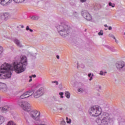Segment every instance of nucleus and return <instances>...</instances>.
Listing matches in <instances>:
<instances>
[{
	"label": "nucleus",
	"mask_w": 125,
	"mask_h": 125,
	"mask_svg": "<svg viewBox=\"0 0 125 125\" xmlns=\"http://www.w3.org/2000/svg\"><path fill=\"white\" fill-rule=\"evenodd\" d=\"M28 65L27 57L22 56L21 57L20 62H14L13 64L4 63L0 66V79L5 80L11 78V71L14 70L16 73L20 74L26 70V66Z\"/></svg>",
	"instance_id": "f257e3e1"
},
{
	"label": "nucleus",
	"mask_w": 125,
	"mask_h": 125,
	"mask_svg": "<svg viewBox=\"0 0 125 125\" xmlns=\"http://www.w3.org/2000/svg\"><path fill=\"white\" fill-rule=\"evenodd\" d=\"M89 113L92 117H98L101 115V119L98 118L96 121L99 125H108L112 121L109 114L106 112H102L101 108H100L98 105L91 107L89 109Z\"/></svg>",
	"instance_id": "f03ea898"
},
{
	"label": "nucleus",
	"mask_w": 125,
	"mask_h": 125,
	"mask_svg": "<svg viewBox=\"0 0 125 125\" xmlns=\"http://www.w3.org/2000/svg\"><path fill=\"white\" fill-rule=\"evenodd\" d=\"M56 28L60 35L63 37H66V36L69 34V31H70L71 29V27L65 22L61 23L60 25L56 26Z\"/></svg>",
	"instance_id": "7ed1b4c3"
},
{
	"label": "nucleus",
	"mask_w": 125,
	"mask_h": 125,
	"mask_svg": "<svg viewBox=\"0 0 125 125\" xmlns=\"http://www.w3.org/2000/svg\"><path fill=\"white\" fill-rule=\"evenodd\" d=\"M17 104L19 106H20V107L26 112H30L32 109L31 108V104H30L28 102H24L19 100Z\"/></svg>",
	"instance_id": "20e7f679"
},
{
	"label": "nucleus",
	"mask_w": 125,
	"mask_h": 125,
	"mask_svg": "<svg viewBox=\"0 0 125 125\" xmlns=\"http://www.w3.org/2000/svg\"><path fill=\"white\" fill-rule=\"evenodd\" d=\"M30 117L36 121V122H40V116H41V112L38 110H34L30 112Z\"/></svg>",
	"instance_id": "39448f33"
},
{
	"label": "nucleus",
	"mask_w": 125,
	"mask_h": 125,
	"mask_svg": "<svg viewBox=\"0 0 125 125\" xmlns=\"http://www.w3.org/2000/svg\"><path fill=\"white\" fill-rule=\"evenodd\" d=\"M35 92V90L33 89H30L28 91H26L24 93H23L21 96L20 98L21 99H24L25 98H28V97H29V96H31L32 94H33Z\"/></svg>",
	"instance_id": "423d86ee"
},
{
	"label": "nucleus",
	"mask_w": 125,
	"mask_h": 125,
	"mask_svg": "<svg viewBox=\"0 0 125 125\" xmlns=\"http://www.w3.org/2000/svg\"><path fill=\"white\" fill-rule=\"evenodd\" d=\"M81 14L86 20H91V16H90V14H89V13H88L87 11L85 10L82 11Z\"/></svg>",
	"instance_id": "0eeeda50"
},
{
	"label": "nucleus",
	"mask_w": 125,
	"mask_h": 125,
	"mask_svg": "<svg viewBox=\"0 0 125 125\" xmlns=\"http://www.w3.org/2000/svg\"><path fill=\"white\" fill-rule=\"evenodd\" d=\"M25 121H26V125H39V123L37 122H34V121H33L32 118H31V117H28V116L25 117Z\"/></svg>",
	"instance_id": "6e6552de"
},
{
	"label": "nucleus",
	"mask_w": 125,
	"mask_h": 125,
	"mask_svg": "<svg viewBox=\"0 0 125 125\" xmlns=\"http://www.w3.org/2000/svg\"><path fill=\"white\" fill-rule=\"evenodd\" d=\"M43 90H42V88H40L38 90H37L36 92H35L34 93V96L35 98H39V97H41L42 95H43Z\"/></svg>",
	"instance_id": "1a4fd4ad"
},
{
	"label": "nucleus",
	"mask_w": 125,
	"mask_h": 125,
	"mask_svg": "<svg viewBox=\"0 0 125 125\" xmlns=\"http://www.w3.org/2000/svg\"><path fill=\"white\" fill-rule=\"evenodd\" d=\"M124 65L125 62H119L115 63L116 68L118 69V70H119V71H123Z\"/></svg>",
	"instance_id": "9d476101"
},
{
	"label": "nucleus",
	"mask_w": 125,
	"mask_h": 125,
	"mask_svg": "<svg viewBox=\"0 0 125 125\" xmlns=\"http://www.w3.org/2000/svg\"><path fill=\"white\" fill-rule=\"evenodd\" d=\"M0 90H1L3 92H6L7 91L6 84L0 82Z\"/></svg>",
	"instance_id": "9b49d317"
},
{
	"label": "nucleus",
	"mask_w": 125,
	"mask_h": 125,
	"mask_svg": "<svg viewBox=\"0 0 125 125\" xmlns=\"http://www.w3.org/2000/svg\"><path fill=\"white\" fill-rule=\"evenodd\" d=\"M0 110L2 113H6V112H8V111L11 110V107L8 105H5L3 107H0Z\"/></svg>",
	"instance_id": "f8f14e48"
},
{
	"label": "nucleus",
	"mask_w": 125,
	"mask_h": 125,
	"mask_svg": "<svg viewBox=\"0 0 125 125\" xmlns=\"http://www.w3.org/2000/svg\"><path fill=\"white\" fill-rule=\"evenodd\" d=\"M9 17H10L9 14L7 13H3L2 15H1L0 19L2 20H7V19H8Z\"/></svg>",
	"instance_id": "ddd939ff"
},
{
	"label": "nucleus",
	"mask_w": 125,
	"mask_h": 125,
	"mask_svg": "<svg viewBox=\"0 0 125 125\" xmlns=\"http://www.w3.org/2000/svg\"><path fill=\"white\" fill-rule=\"evenodd\" d=\"M104 46L107 48V49H109V50H110V51H112V52H115V51H116V50L115 49L114 47L110 46L108 45H105Z\"/></svg>",
	"instance_id": "4468645a"
},
{
	"label": "nucleus",
	"mask_w": 125,
	"mask_h": 125,
	"mask_svg": "<svg viewBox=\"0 0 125 125\" xmlns=\"http://www.w3.org/2000/svg\"><path fill=\"white\" fill-rule=\"evenodd\" d=\"M14 42L19 47H22V45H21V43L20 42V41H19L18 39H14Z\"/></svg>",
	"instance_id": "2eb2a0df"
},
{
	"label": "nucleus",
	"mask_w": 125,
	"mask_h": 125,
	"mask_svg": "<svg viewBox=\"0 0 125 125\" xmlns=\"http://www.w3.org/2000/svg\"><path fill=\"white\" fill-rule=\"evenodd\" d=\"M8 0L9 2H10V0H0V3L2 5H4L7 3V1Z\"/></svg>",
	"instance_id": "dca6fc26"
},
{
	"label": "nucleus",
	"mask_w": 125,
	"mask_h": 125,
	"mask_svg": "<svg viewBox=\"0 0 125 125\" xmlns=\"http://www.w3.org/2000/svg\"><path fill=\"white\" fill-rule=\"evenodd\" d=\"M101 8V6L100 5V4H96L95 5V7H94L95 10H98Z\"/></svg>",
	"instance_id": "f3484780"
},
{
	"label": "nucleus",
	"mask_w": 125,
	"mask_h": 125,
	"mask_svg": "<svg viewBox=\"0 0 125 125\" xmlns=\"http://www.w3.org/2000/svg\"><path fill=\"white\" fill-rule=\"evenodd\" d=\"M16 3H22L25 0H13Z\"/></svg>",
	"instance_id": "a211bd4d"
},
{
	"label": "nucleus",
	"mask_w": 125,
	"mask_h": 125,
	"mask_svg": "<svg viewBox=\"0 0 125 125\" xmlns=\"http://www.w3.org/2000/svg\"><path fill=\"white\" fill-rule=\"evenodd\" d=\"M3 123H4V117L0 115V125H1Z\"/></svg>",
	"instance_id": "6ab92c4d"
},
{
	"label": "nucleus",
	"mask_w": 125,
	"mask_h": 125,
	"mask_svg": "<svg viewBox=\"0 0 125 125\" xmlns=\"http://www.w3.org/2000/svg\"><path fill=\"white\" fill-rule=\"evenodd\" d=\"M65 95L66 98H67L68 99L70 98V93L68 91L65 92Z\"/></svg>",
	"instance_id": "aec40b11"
},
{
	"label": "nucleus",
	"mask_w": 125,
	"mask_h": 125,
	"mask_svg": "<svg viewBox=\"0 0 125 125\" xmlns=\"http://www.w3.org/2000/svg\"><path fill=\"white\" fill-rule=\"evenodd\" d=\"M39 18L40 17L36 16H33L31 17V19H32V20H39Z\"/></svg>",
	"instance_id": "412c9836"
},
{
	"label": "nucleus",
	"mask_w": 125,
	"mask_h": 125,
	"mask_svg": "<svg viewBox=\"0 0 125 125\" xmlns=\"http://www.w3.org/2000/svg\"><path fill=\"white\" fill-rule=\"evenodd\" d=\"M93 76H94L93 74L91 76V73H89L88 74V77H89V78H90V79H89V81H92V79H93Z\"/></svg>",
	"instance_id": "4be33fe9"
},
{
	"label": "nucleus",
	"mask_w": 125,
	"mask_h": 125,
	"mask_svg": "<svg viewBox=\"0 0 125 125\" xmlns=\"http://www.w3.org/2000/svg\"><path fill=\"white\" fill-rule=\"evenodd\" d=\"M105 74H107V72L106 71L103 72V71H101L100 72V75L101 76H105Z\"/></svg>",
	"instance_id": "5701e85b"
},
{
	"label": "nucleus",
	"mask_w": 125,
	"mask_h": 125,
	"mask_svg": "<svg viewBox=\"0 0 125 125\" xmlns=\"http://www.w3.org/2000/svg\"><path fill=\"white\" fill-rule=\"evenodd\" d=\"M26 31H30V32H31V33H33V29H30V27H29V26H26Z\"/></svg>",
	"instance_id": "b1692460"
},
{
	"label": "nucleus",
	"mask_w": 125,
	"mask_h": 125,
	"mask_svg": "<svg viewBox=\"0 0 125 125\" xmlns=\"http://www.w3.org/2000/svg\"><path fill=\"white\" fill-rule=\"evenodd\" d=\"M66 123L67 124H71V120L70 119H69L68 117H66Z\"/></svg>",
	"instance_id": "393cba45"
},
{
	"label": "nucleus",
	"mask_w": 125,
	"mask_h": 125,
	"mask_svg": "<svg viewBox=\"0 0 125 125\" xmlns=\"http://www.w3.org/2000/svg\"><path fill=\"white\" fill-rule=\"evenodd\" d=\"M109 37H110V38H112L114 40H116V37H115V36L112 34H109Z\"/></svg>",
	"instance_id": "a878e982"
},
{
	"label": "nucleus",
	"mask_w": 125,
	"mask_h": 125,
	"mask_svg": "<svg viewBox=\"0 0 125 125\" xmlns=\"http://www.w3.org/2000/svg\"><path fill=\"white\" fill-rule=\"evenodd\" d=\"M103 30H100V32H99L98 33L99 36H103Z\"/></svg>",
	"instance_id": "bb28decb"
},
{
	"label": "nucleus",
	"mask_w": 125,
	"mask_h": 125,
	"mask_svg": "<svg viewBox=\"0 0 125 125\" xmlns=\"http://www.w3.org/2000/svg\"><path fill=\"white\" fill-rule=\"evenodd\" d=\"M70 83L71 84H72V85H73V86H75V80H72L71 82H70Z\"/></svg>",
	"instance_id": "cd10ccee"
},
{
	"label": "nucleus",
	"mask_w": 125,
	"mask_h": 125,
	"mask_svg": "<svg viewBox=\"0 0 125 125\" xmlns=\"http://www.w3.org/2000/svg\"><path fill=\"white\" fill-rule=\"evenodd\" d=\"M59 94L61 96V98H64V96H63V95H64V93L60 92Z\"/></svg>",
	"instance_id": "c85d7f7f"
},
{
	"label": "nucleus",
	"mask_w": 125,
	"mask_h": 125,
	"mask_svg": "<svg viewBox=\"0 0 125 125\" xmlns=\"http://www.w3.org/2000/svg\"><path fill=\"white\" fill-rule=\"evenodd\" d=\"M61 125H66V122H65V121H64V120L61 121Z\"/></svg>",
	"instance_id": "c756f323"
},
{
	"label": "nucleus",
	"mask_w": 125,
	"mask_h": 125,
	"mask_svg": "<svg viewBox=\"0 0 125 125\" xmlns=\"http://www.w3.org/2000/svg\"><path fill=\"white\" fill-rule=\"evenodd\" d=\"M108 4L109 6H112V7H115V4H112L111 2H109Z\"/></svg>",
	"instance_id": "7c9ffc66"
},
{
	"label": "nucleus",
	"mask_w": 125,
	"mask_h": 125,
	"mask_svg": "<svg viewBox=\"0 0 125 125\" xmlns=\"http://www.w3.org/2000/svg\"><path fill=\"white\" fill-rule=\"evenodd\" d=\"M52 83H56V85H58V84H59L58 81H56L52 82Z\"/></svg>",
	"instance_id": "2f4dec72"
},
{
	"label": "nucleus",
	"mask_w": 125,
	"mask_h": 125,
	"mask_svg": "<svg viewBox=\"0 0 125 125\" xmlns=\"http://www.w3.org/2000/svg\"><path fill=\"white\" fill-rule=\"evenodd\" d=\"M3 52V48L1 46H0V54Z\"/></svg>",
	"instance_id": "473e14b6"
},
{
	"label": "nucleus",
	"mask_w": 125,
	"mask_h": 125,
	"mask_svg": "<svg viewBox=\"0 0 125 125\" xmlns=\"http://www.w3.org/2000/svg\"><path fill=\"white\" fill-rule=\"evenodd\" d=\"M78 14H79L77 12H74L73 13V15H74V16H75L76 17H77V16H78Z\"/></svg>",
	"instance_id": "72a5a7b5"
},
{
	"label": "nucleus",
	"mask_w": 125,
	"mask_h": 125,
	"mask_svg": "<svg viewBox=\"0 0 125 125\" xmlns=\"http://www.w3.org/2000/svg\"><path fill=\"white\" fill-rule=\"evenodd\" d=\"M78 91L79 92H81V93L83 92V89H82V88H80L78 89Z\"/></svg>",
	"instance_id": "f704fd0d"
},
{
	"label": "nucleus",
	"mask_w": 125,
	"mask_h": 125,
	"mask_svg": "<svg viewBox=\"0 0 125 125\" xmlns=\"http://www.w3.org/2000/svg\"><path fill=\"white\" fill-rule=\"evenodd\" d=\"M59 88L60 89H62V83H60L59 85Z\"/></svg>",
	"instance_id": "c9c22d12"
},
{
	"label": "nucleus",
	"mask_w": 125,
	"mask_h": 125,
	"mask_svg": "<svg viewBox=\"0 0 125 125\" xmlns=\"http://www.w3.org/2000/svg\"><path fill=\"white\" fill-rule=\"evenodd\" d=\"M29 79H30L29 80V82L31 83V82H32V76H29Z\"/></svg>",
	"instance_id": "e433bc0d"
},
{
	"label": "nucleus",
	"mask_w": 125,
	"mask_h": 125,
	"mask_svg": "<svg viewBox=\"0 0 125 125\" xmlns=\"http://www.w3.org/2000/svg\"><path fill=\"white\" fill-rule=\"evenodd\" d=\"M58 110H60V111H62V110H64V108H63V107H61L60 108H58Z\"/></svg>",
	"instance_id": "4c0bfd02"
},
{
	"label": "nucleus",
	"mask_w": 125,
	"mask_h": 125,
	"mask_svg": "<svg viewBox=\"0 0 125 125\" xmlns=\"http://www.w3.org/2000/svg\"><path fill=\"white\" fill-rule=\"evenodd\" d=\"M79 84H80L81 86H83V83H79Z\"/></svg>",
	"instance_id": "58836bf2"
},
{
	"label": "nucleus",
	"mask_w": 125,
	"mask_h": 125,
	"mask_svg": "<svg viewBox=\"0 0 125 125\" xmlns=\"http://www.w3.org/2000/svg\"><path fill=\"white\" fill-rule=\"evenodd\" d=\"M81 2H85L86 1V0H80Z\"/></svg>",
	"instance_id": "ea45409f"
},
{
	"label": "nucleus",
	"mask_w": 125,
	"mask_h": 125,
	"mask_svg": "<svg viewBox=\"0 0 125 125\" xmlns=\"http://www.w3.org/2000/svg\"><path fill=\"white\" fill-rule=\"evenodd\" d=\"M53 99L55 100V101H57V98H56L55 97H53Z\"/></svg>",
	"instance_id": "a19ab883"
},
{
	"label": "nucleus",
	"mask_w": 125,
	"mask_h": 125,
	"mask_svg": "<svg viewBox=\"0 0 125 125\" xmlns=\"http://www.w3.org/2000/svg\"><path fill=\"white\" fill-rule=\"evenodd\" d=\"M122 71H125V63H124V67H123V69H122Z\"/></svg>",
	"instance_id": "79ce46f5"
},
{
	"label": "nucleus",
	"mask_w": 125,
	"mask_h": 125,
	"mask_svg": "<svg viewBox=\"0 0 125 125\" xmlns=\"http://www.w3.org/2000/svg\"><path fill=\"white\" fill-rule=\"evenodd\" d=\"M108 30H109V31H111V30H112V27L111 26H109L108 27Z\"/></svg>",
	"instance_id": "37998d69"
},
{
	"label": "nucleus",
	"mask_w": 125,
	"mask_h": 125,
	"mask_svg": "<svg viewBox=\"0 0 125 125\" xmlns=\"http://www.w3.org/2000/svg\"><path fill=\"white\" fill-rule=\"evenodd\" d=\"M98 87L99 89H101V88H102L101 86H100V85H98Z\"/></svg>",
	"instance_id": "c03bdc74"
},
{
	"label": "nucleus",
	"mask_w": 125,
	"mask_h": 125,
	"mask_svg": "<svg viewBox=\"0 0 125 125\" xmlns=\"http://www.w3.org/2000/svg\"><path fill=\"white\" fill-rule=\"evenodd\" d=\"M32 77H33V78H36V77H37V76L34 74V75H32Z\"/></svg>",
	"instance_id": "a18cd8bd"
},
{
	"label": "nucleus",
	"mask_w": 125,
	"mask_h": 125,
	"mask_svg": "<svg viewBox=\"0 0 125 125\" xmlns=\"http://www.w3.org/2000/svg\"><path fill=\"white\" fill-rule=\"evenodd\" d=\"M56 57H57V59H59V58H60V57H59V55H57Z\"/></svg>",
	"instance_id": "49530a36"
},
{
	"label": "nucleus",
	"mask_w": 125,
	"mask_h": 125,
	"mask_svg": "<svg viewBox=\"0 0 125 125\" xmlns=\"http://www.w3.org/2000/svg\"><path fill=\"white\" fill-rule=\"evenodd\" d=\"M104 27H105V28L108 27V25L107 24H104Z\"/></svg>",
	"instance_id": "de8ad7c7"
},
{
	"label": "nucleus",
	"mask_w": 125,
	"mask_h": 125,
	"mask_svg": "<svg viewBox=\"0 0 125 125\" xmlns=\"http://www.w3.org/2000/svg\"><path fill=\"white\" fill-rule=\"evenodd\" d=\"M21 28H24V25H21Z\"/></svg>",
	"instance_id": "09e8293b"
},
{
	"label": "nucleus",
	"mask_w": 125,
	"mask_h": 125,
	"mask_svg": "<svg viewBox=\"0 0 125 125\" xmlns=\"http://www.w3.org/2000/svg\"><path fill=\"white\" fill-rule=\"evenodd\" d=\"M114 40H115V42H118V41H117V39H116V38H115V39H114Z\"/></svg>",
	"instance_id": "8fccbe9b"
},
{
	"label": "nucleus",
	"mask_w": 125,
	"mask_h": 125,
	"mask_svg": "<svg viewBox=\"0 0 125 125\" xmlns=\"http://www.w3.org/2000/svg\"><path fill=\"white\" fill-rule=\"evenodd\" d=\"M77 68H79V63H77Z\"/></svg>",
	"instance_id": "3c124183"
},
{
	"label": "nucleus",
	"mask_w": 125,
	"mask_h": 125,
	"mask_svg": "<svg viewBox=\"0 0 125 125\" xmlns=\"http://www.w3.org/2000/svg\"><path fill=\"white\" fill-rule=\"evenodd\" d=\"M0 100H1V98L0 96Z\"/></svg>",
	"instance_id": "603ef678"
},
{
	"label": "nucleus",
	"mask_w": 125,
	"mask_h": 125,
	"mask_svg": "<svg viewBox=\"0 0 125 125\" xmlns=\"http://www.w3.org/2000/svg\"><path fill=\"white\" fill-rule=\"evenodd\" d=\"M104 30H105V31H107V28H104Z\"/></svg>",
	"instance_id": "864d4df0"
},
{
	"label": "nucleus",
	"mask_w": 125,
	"mask_h": 125,
	"mask_svg": "<svg viewBox=\"0 0 125 125\" xmlns=\"http://www.w3.org/2000/svg\"><path fill=\"white\" fill-rule=\"evenodd\" d=\"M17 28H19V26H17Z\"/></svg>",
	"instance_id": "5fc2aeb1"
},
{
	"label": "nucleus",
	"mask_w": 125,
	"mask_h": 125,
	"mask_svg": "<svg viewBox=\"0 0 125 125\" xmlns=\"http://www.w3.org/2000/svg\"><path fill=\"white\" fill-rule=\"evenodd\" d=\"M85 31H86V29H85Z\"/></svg>",
	"instance_id": "6e6d98bb"
},
{
	"label": "nucleus",
	"mask_w": 125,
	"mask_h": 125,
	"mask_svg": "<svg viewBox=\"0 0 125 125\" xmlns=\"http://www.w3.org/2000/svg\"><path fill=\"white\" fill-rule=\"evenodd\" d=\"M124 35H125V33H124Z\"/></svg>",
	"instance_id": "4d7b16f0"
}]
</instances>
